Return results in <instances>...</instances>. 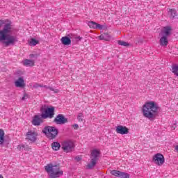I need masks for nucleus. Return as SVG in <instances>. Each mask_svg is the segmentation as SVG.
Listing matches in <instances>:
<instances>
[{"mask_svg": "<svg viewBox=\"0 0 178 178\" xmlns=\"http://www.w3.org/2000/svg\"><path fill=\"white\" fill-rule=\"evenodd\" d=\"M13 33V26L10 20H0V42L3 41L5 47L15 45L17 42V38L11 35Z\"/></svg>", "mask_w": 178, "mask_h": 178, "instance_id": "nucleus-1", "label": "nucleus"}, {"mask_svg": "<svg viewBox=\"0 0 178 178\" xmlns=\"http://www.w3.org/2000/svg\"><path fill=\"white\" fill-rule=\"evenodd\" d=\"M159 106L155 102L150 101L144 104L142 108V113L144 118L152 120L159 113Z\"/></svg>", "mask_w": 178, "mask_h": 178, "instance_id": "nucleus-2", "label": "nucleus"}, {"mask_svg": "<svg viewBox=\"0 0 178 178\" xmlns=\"http://www.w3.org/2000/svg\"><path fill=\"white\" fill-rule=\"evenodd\" d=\"M44 170L51 178H58L60 177V176H63V171L60 170L59 165H54L52 163L47 164L44 167Z\"/></svg>", "mask_w": 178, "mask_h": 178, "instance_id": "nucleus-3", "label": "nucleus"}, {"mask_svg": "<svg viewBox=\"0 0 178 178\" xmlns=\"http://www.w3.org/2000/svg\"><path fill=\"white\" fill-rule=\"evenodd\" d=\"M82 39L83 38L77 35L70 33L67 36L62 37L60 41L63 45H70V44H72V42L74 44H77V42L81 41Z\"/></svg>", "mask_w": 178, "mask_h": 178, "instance_id": "nucleus-4", "label": "nucleus"}, {"mask_svg": "<svg viewBox=\"0 0 178 178\" xmlns=\"http://www.w3.org/2000/svg\"><path fill=\"white\" fill-rule=\"evenodd\" d=\"M99 155L101 152L97 149L91 151L90 162L87 165V169H94L97 165V162L99 160Z\"/></svg>", "mask_w": 178, "mask_h": 178, "instance_id": "nucleus-5", "label": "nucleus"}, {"mask_svg": "<svg viewBox=\"0 0 178 178\" xmlns=\"http://www.w3.org/2000/svg\"><path fill=\"white\" fill-rule=\"evenodd\" d=\"M42 133L45 134L46 137H47L49 140H54V138H56L59 134V131L55 127L47 126L44 127L42 129Z\"/></svg>", "mask_w": 178, "mask_h": 178, "instance_id": "nucleus-6", "label": "nucleus"}, {"mask_svg": "<svg viewBox=\"0 0 178 178\" xmlns=\"http://www.w3.org/2000/svg\"><path fill=\"white\" fill-rule=\"evenodd\" d=\"M40 111L42 112L41 118L42 119H47L48 118L49 119H52L55 115V108H47V105L45 104L40 108Z\"/></svg>", "mask_w": 178, "mask_h": 178, "instance_id": "nucleus-7", "label": "nucleus"}, {"mask_svg": "<svg viewBox=\"0 0 178 178\" xmlns=\"http://www.w3.org/2000/svg\"><path fill=\"white\" fill-rule=\"evenodd\" d=\"M74 148V143L70 140H65L62 143V149L65 152H72Z\"/></svg>", "mask_w": 178, "mask_h": 178, "instance_id": "nucleus-8", "label": "nucleus"}, {"mask_svg": "<svg viewBox=\"0 0 178 178\" xmlns=\"http://www.w3.org/2000/svg\"><path fill=\"white\" fill-rule=\"evenodd\" d=\"M153 162L159 166H162L165 163V157L160 153H157L153 156Z\"/></svg>", "mask_w": 178, "mask_h": 178, "instance_id": "nucleus-9", "label": "nucleus"}, {"mask_svg": "<svg viewBox=\"0 0 178 178\" xmlns=\"http://www.w3.org/2000/svg\"><path fill=\"white\" fill-rule=\"evenodd\" d=\"M111 174L113 175V176H115V177L130 178V174L124 172L119 171L117 170H111Z\"/></svg>", "mask_w": 178, "mask_h": 178, "instance_id": "nucleus-10", "label": "nucleus"}, {"mask_svg": "<svg viewBox=\"0 0 178 178\" xmlns=\"http://www.w3.org/2000/svg\"><path fill=\"white\" fill-rule=\"evenodd\" d=\"M38 136V134L36 131H29L26 133V139L28 140L29 141H31V143H35V141H37Z\"/></svg>", "mask_w": 178, "mask_h": 178, "instance_id": "nucleus-11", "label": "nucleus"}, {"mask_svg": "<svg viewBox=\"0 0 178 178\" xmlns=\"http://www.w3.org/2000/svg\"><path fill=\"white\" fill-rule=\"evenodd\" d=\"M54 122L56 124H65V123H67V118H65L63 114H58L54 119Z\"/></svg>", "mask_w": 178, "mask_h": 178, "instance_id": "nucleus-12", "label": "nucleus"}, {"mask_svg": "<svg viewBox=\"0 0 178 178\" xmlns=\"http://www.w3.org/2000/svg\"><path fill=\"white\" fill-rule=\"evenodd\" d=\"M115 131L118 134H129V129L124 126L118 125L116 127Z\"/></svg>", "mask_w": 178, "mask_h": 178, "instance_id": "nucleus-13", "label": "nucleus"}, {"mask_svg": "<svg viewBox=\"0 0 178 178\" xmlns=\"http://www.w3.org/2000/svg\"><path fill=\"white\" fill-rule=\"evenodd\" d=\"M172 31V28L170 26H165L161 31L163 37H169L170 35V32Z\"/></svg>", "mask_w": 178, "mask_h": 178, "instance_id": "nucleus-14", "label": "nucleus"}, {"mask_svg": "<svg viewBox=\"0 0 178 178\" xmlns=\"http://www.w3.org/2000/svg\"><path fill=\"white\" fill-rule=\"evenodd\" d=\"M88 24L90 29H98L99 30H102V25L97 22H94L91 21V22H89Z\"/></svg>", "mask_w": 178, "mask_h": 178, "instance_id": "nucleus-15", "label": "nucleus"}, {"mask_svg": "<svg viewBox=\"0 0 178 178\" xmlns=\"http://www.w3.org/2000/svg\"><path fill=\"white\" fill-rule=\"evenodd\" d=\"M15 87H17L19 88H23L24 87V79L20 77L15 81Z\"/></svg>", "mask_w": 178, "mask_h": 178, "instance_id": "nucleus-16", "label": "nucleus"}, {"mask_svg": "<svg viewBox=\"0 0 178 178\" xmlns=\"http://www.w3.org/2000/svg\"><path fill=\"white\" fill-rule=\"evenodd\" d=\"M41 117H40V115H35L33 119L32 124L33 126H40L41 124Z\"/></svg>", "mask_w": 178, "mask_h": 178, "instance_id": "nucleus-17", "label": "nucleus"}, {"mask_svg": "<svg viewBox=\"0 0 178 178\" xmlns=\"http://www.w3.org/2000/svg\"><path fill=\"white\" fill-rule=\"evenodd\" d=\"M159 42H160V45L161 47H168V44H169V41L168 40V38H166L165 36H162L160 38Z\"/></svg>", "mask_w": 178, "mask_h": 178, "instance_id": "nucleus-18", "label": "nucleus"}, {"mask_svg": "<svg viewBox=\"0 0 178 178\" xmlns=\"http://www.w3.org/2000/svg\"><path fill=\"white\" fill-rule=\"evenodd\" d=\"M99 40H103L104 41H111V35L108 33H104L99 36Z\"/></svg>", "mask_w": 178, "mask_h": 178, "instance_id": "nucleus-19", "label": "nucleus"}, {"mask_svg": "<svg viewBox=\"0 0 178 178\" xmlns=\"http://www.w3.org/2000/svg\"><path fill=\"white\" fill-rule=\"evenodd\" d=\"M34 63H35L33 60L25 59L23 61L24 66H29V67L34 66Z\"/></svg>", "mask_w": 178, "mask_h": 178, "instance_id": "nucleus-20", "label": "nucleus"}, {"mask_svg": "<svg viewBox=\"0 0 178 178\" xmlns=\"http://www.w3.org/2000/svg\"><path fill=\"white\" fill-rule=\"evenodd\" d=\"M5 142V131L3 129H0V145H2Z\"/></svg>", "mask_w": 178, "mask_h": 178, "instance_id": "nucleus-21", "label": "nucleus"}, {"mask_svg": "<svg viewBox=\"0 0 178 178\" xmlns=\"http://www.w3.org/2000/svg\"><path fill=\"white\" fill-rule=\"evenodd\" d=\"M51 148L54 151H58L59 148H60V143H59L58 142H54L51 144Z\"/></svg>", "mask_w": 178, "mask_h": 178, "instance_id": "nucleus-22", "label": "nucleus"}, {"mask_svg": "<svg viewBox=\"0 0 178 178\" xmlns=\"http://www.w3.org/2000/svg\"><path fill=\"white\" fill-rule=\"evenodd\" d=\"M20 151H30L31 147L27 145H19Z\"/></svg>", "mask_w": 178, "mask_h": 178, "instance_id": "nucleus-23", "label": "nucleus"}, {"mask_svg": "<svg viewBox=\"0 0 178 178\" xmlns=\"http://www.w3.org/2000/svg\"><path fill=\"white\" fill-rule=\"evenodd\" d=\"M168 15H170V19H175V16H177L176 14V10L170 9L168 12Z\"/></svg>", "mask_w": 178, "mask_h": 178, "instance_id": "nucleus-24", "label": "nucleus"}, {"mask_svg": "<svg viewBox=\"0 0 178 178\" xmlns=\"http://www.w3.org/2000/svg\"><path fill=\"white\" fill-rule=\"evenodd\" d=\"M172 72L175 76H178V65H173L172 66Z\"/></svg>", "mask_w": 178, "mask_h": 178, "instance_id": "nucleus-25", "label": "nucleus"}, {"mask_svg": "<svg viewBox=\"0 0 178 178\" xmlns=\"http://www.w3.org/2000/svg\"><path fill=\"white\" fill-rule=\"evenodd\" d=\"M30 45H32L33 47H35V45H37V44H38V40L32 38L29 42Z\"/></svg>", "mask_w": 178, "mask_h": 178, "instance_id": "nucleus-26", "label": "nucleus"}, {"mask_svg": "<svg viewBox=\"0 0 178 178\" xmlns=\"http://www.w3.org/2000/svg\"><path fill=\"white\" fill-rule=\"evenodd\" d=\"M118 45H122V47H129V43L123 40H118Z\"/></svg>", "mask_w": 178, "mask_h": 178, "instance_id": "nucleus-27", "label": "nucleus"}, {"mask_svg": "<svg viewBox=\"0 0 178 178\" xmlns=\"http://www.w3.org/2000/svg\"><path fill=\"white\" fill-rule=\"evenodd\" d=\"M83 119H84V116L83 115V113H79L77 117V120L79 122H83Z\"/></svg>", "mask_w": 178, "mask_h": 178, "instance_id": "nucleus-28", "label": "nucleus"}, {"mask_svg": "<svg viewBox=\"0 0 178 178\" xmlns=\"http://www.w3.org/2000/svg\"><path fill=\"white\" fill-rule=\"evenodd\" d=\"M42 87H44V88H47V90H50V91H54V88L52 87H49L47 85H42Z\"/></svg>", "mask_w": 178, "mask_h": 178, "instance_id": "nucleus-29", "label": "nucleus"}, {"mask_svg": "<svg viewBox=\"0 0 178 178\" xmlns=\"http://www.w3.org/2000/svg\"><path fill=\"white\" fill-rule=\"evenodd\" d=\"M39 87H42V85L40 84V83H35L33 85V88H38Z\"/></svg>", "mask_w": 178, "mask_h": 178, "instance_id": "nucleus-30", "label": "nucleus"}, {"mask_svg": "<svg viewBox=\"0 0 178 178\" xmlns=\"http://www.w3.org/2000/svg\"><path fill=\"white\" fill-rule=\"evenodd\" d=\"M73 127H74V129H75V130H77V129H79V124H75L73 125Z\"/></svg>", "mask_w": 178, "mask_h": 178, "instance_id": "nucleus-31", "label": "nucleus"}, {"mask_svg": "<svg viewBox=\"0 0 178 178\" xmlns=\"http://www.w3.org/2000/svg\"><path fill=\"white\" fill-rule=\"evenodd\" d=\"M25 98H27V95H24V97H22V100L24 101Z\"/></svg>", "mask_w": 178, "mask_h": 178, "instance_id": "nucleus-32", "label": "nucleus"}, {"mask_svg": "<svg viewBox=\"0 0 178 178\" xmlns=\"http://www.w3.org/2000/svg\"><path fill=\"white\" fill-rule=\"evenodd\" d=\"M75 159H76V161H81V158L80 157H76Z\"/></svg>", "mask_w": 178, "mask_h": 178, "instance_id": "nucleus-33", "label": "nucleus"}, {"mask_svg": "<svg viewBox=\"0 0 178 178\" xmlns=\"http://www.w3.org/2000/svg\"><path fill=\"white\" fill-rule=\"evenodd\" d=\"M175 150L177 151V152H178V145L175 146Z\"/></svg>", "mask_w": 178, "mask_h": 178, "instance_id": "nucleus-34", "label": "nucleus"}, {"mask_svg": "<svg viewBox=\"0 0 178 178\" xmlns=\"http://www.w3.org/2000/svg\"><path fill=\"white\" fill-rule=\"evenodd\" d=\"M30 56L31 58H34V54H31Z\"/></svg>", "mask_w": 178, "mask_h": 178, "instance_id": "nucleus-35", "label": "nucleus"}, {"mask_svg": "<svg viewBox=\"0 0 178 178\" xmlns=\"http://www.w3.org/2000/svg\"><path fill=\"white\" fill-rule=\"evenodd\" d=\"M0 178H3V176H2V175H0Z\"/></svg>", "mask_w": 178, "mask_h": 178, "instance_id": "nucleus-36", "label": "nucleus"}]
</instances>
